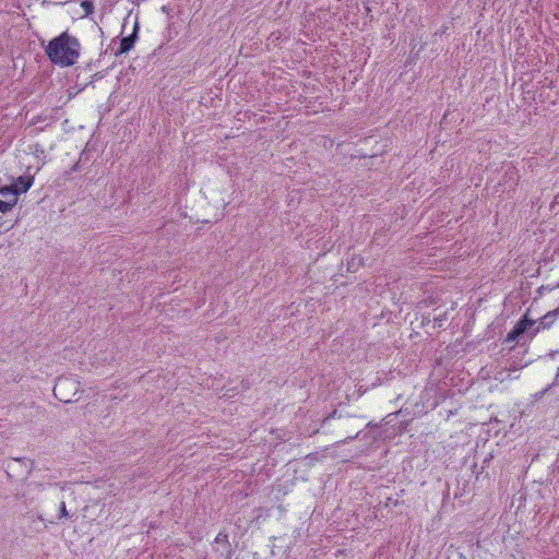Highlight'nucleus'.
Masks as SVG:
<instances>
[{"label": "nucleus", "instance_id": "nucleus-1", "mask_svg": "<svg viewBox=\"0 0 559 559\" xmlns=\"http://www.w3.org/2000/svg\"><path fill=\"white\" fill-rule=\"evenodd\" d=\"M81 44L79 39L68 32H63L48 41L45 52L51 63L61 68L73 66L80 56Z\"/></svg>", "mask_w": 559, "mask_h": 559}, {"label": "nucleus", "instance_id": "nucleus-2", "mask_svg": "<svg viewBox=\"0 0 559 559\" xmlns=\"http://www.w3.org/2000/svg\"><path fill=\"white\" fill-rule=\"evenodd\" d=\"M79 382L70 378H58L53 386V395L60 402L70 403L73 397L78 394Z\"/></svg>", "mask_w": 559, "mask_h": 559}, {"label": "nucleus", "instance_id": "nucleus-3", "mask_svg": "<svg viewBox=\"0 0 559 559\" xmlns=\"http://www.w3.org/2000/svg\"><path fill=\"white\" fill-rule=\"evenodd\" d=\"M17 192L13 188H0V212L5 213L10 211L17 202Z\"/></svg>", "mask_w": 559, "mask_h": 559}, {"label": "nucleus", "instance_id": "nucleus-4", "mask_svg": "<svg viewBox=\"0 0 559 559\" xmlns=\"http://www.w3.org/2000/svg\"><path fill=\"white\" fill-rule=\"evenodd\" d=\"M49 496L57 502H59V512L56 516L57 520H62L63 518H68L69 513L66 507V502L63 500V490L59 488L57 485H49L48 487Z\"/></svg>", "mask_w": 559, "mask_h": 559}, {"label": "nucleus", "instance_id": "nucleus-5", "mask_svg": "<svg viewBox=\"0 0 559 559\" xmlns=\"http://www.w3.org/2000/svg\"><path fill=\"white\" fill-rule=\"evenodd\" d=\"M138 31H139V24L135 23L132 29V33L130 35L123 36L120 41L119 46L116 49V55H121L124 52H128L134 45L136 38H138Z\"/></svg>", "mask_w": 559, "mask_h": 559}, {"label": "nucleus", "instance_id": "nucleus-6", "mask_svg": "<svg viewBox=\"0 0 559 559\" xmlns=\"http://www.w3.org/2000/svg\"><path fill=\"white\" fill-rule=\"evenodd\" d=\"M34 179L31 176H20L15 182L10 186V188H13L14 191L17 192V195L21 193L26 192L33 185Z\"/></svg>", "mask_w": 559, "mask_h": 559}, {"label": "nucleus", "instance_id": "nucleus-7", "mask_svg": "<svg viewBox=\"0 0 559 559\" xmlns=\"http://www.w3.org/2000/svg\"><path fill=\"white\" fill-rule=\"evenodd\" d=\"M504 178H508V181L506 180V185L509 182V187L511 188L512 186L518 183V170L514 167L509 166L504 171Z\"/></svg>", "mask_w": 559, "mask_h": 559}, {"label": "nucleus", "instance_id": "nucleus-8", "mask_svg": "<svg viewBox=\"0 0 559 559\" xmlns=\"http://www.w3.org/2000/svg\"><path fill=\"white\" fill-rule=\"evenodd\" d=\"M81 7L84 10L86 15L93 13V11H94V4L91 0H83L81 3Z\"/></svg>", "mask_w": 559, "mask_h": 559}, {"label": "nucleus", "instance_id": "nucleus-9", "mask_svg": "<svg viewBox=\"0 0 559 559\" xmlns=\"http://www.w3.org/2000/svg\"><path fill=\"white\" fill-rule=\"evenodd\" d=\"M435 326L442 328L443 326V318H435Z\"/></svg>", "mask_w": 559, "mask_h": 559}, {"label": "nucleus", "instance_id": "nucleus-10", "mask_svg": "<svg viewBox=\"0 0 559 559\" xmlns=\"http://www.w3.org/2000/svg\"><path fill=\"white\" fill-rule=\"evenodd\" d=\"M551 385H552V384H550V385H548L547 388H545L544 390H542V391L537 394V396H538V397H543V396H544V395H545V394L550 390Z\"/></svg>", "mask_w": 559, "mask_h": 559}, {"label": "nucleus", "instance_id": "nucleus-11", "mask_svg": "<svg viewBox=\"0 0 559 559\" xmlns=\"http://www.w3.org/2000/svg\"><path fill=\"white\" fill-rule=\"evenodd\" d=\"M336 414V412H334L331 416L329 417H325L324 421L323 423H326L328 420H330L331 417H334V415Z\"/></svg>", "mask_w": 559, "mask_h": 559}, {"label": "nucleus", "instance_id": "nucleus-12", "mask_svg": "<svg viewBox=\"0 0 559 559\" xmlns=\"http://www.w3.org/2000/svg\"><path fill=\"white\" fill-rule=\"evenodd\" d=\"M558 379H559V368H558V372H557V374H556L555 382H556V381H558Z\"/></svg>", "mask_w": 559, "mask_h": 559}]
</instances>
